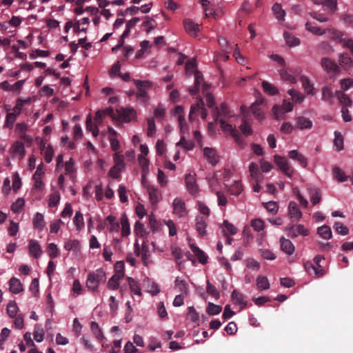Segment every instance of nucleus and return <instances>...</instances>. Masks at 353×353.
<instances>
[{"label":"nucleus","mask_w":353,"mask_h":353,"mask_svg":"<svg viewBox=\"0 0 353 353\" xmlns=\"http://www.w3.org/2000/svg\"><path fill=\"white\" fill-rule=\"evenodd\" d=\"M249 172L252 181L262 182L263 176L259 171V166L256 163H251L249 166Z\"/></svg>","instance_id":"11"},{"label":"nucleus","mask_w":353,"mask_h":353,"mask_svg":"<svg viewBox=\"0 0 353 353\" xmlns=\"http://www.w3.org/2000/svg\"><path fill=\"white\" fill-rule=\"evenodd\" d=\"M60 201V194L58 192H54L50 195L48 200V205L50 208L55 207Z\"/></svg>","instance_id":"59"},{"label":"nucleus","mask_w":353,"mask_h":353,"mask_svg":"<svg viewBox=\"0 0 353 353\" xmlns=\"http://www.w3.org/2000/svg\"><path fill=\"white\" fill-rule=\"evenodd\" d=\"M191 248L201 263L205 264L207 263L208 257L203 251L196 246H192Z\"/></svg>","instance_id":"42"},{"label":"nucleus","mask_w":353,"mask_h":353,"mask_svg":"<svg viewBox=\"0 0 353 353\" xmlns=\"http://www.w3.org/2000/svg\"><path fill=\"white\" fill-rule=\"evenodd\" d=\"M105 281L106 276L104 270L102 268H99L88 274L86 287L90 290L95 292L98 290L99 284L105 283Z\"/></svg>","instance_id":"1"},{"label":"nucleus","mask_w":353,"mask_h":353,"mask_svg":"<svg viewBox=\"0 0 353 353\" xmlns=\"http://www.w3.org/2000/svg\"><path fill=\"white\" fill-rule=\"evenodd\" d=\"M280 245L281 250L287 254L291 255L293 254L294 251V246L289 239H286L284 237L281 238Z\"/></svg>","instance_id":"22"},{"label":"nucleus","mask_w":353,"mask_h":353,"mask_svg":"<svg viewBox=\"0 0 353 353\" xmlns=\"http://www.w3.org/2000/svg\"><path fill=\"white\" fill-rule=\"evenodd\" d=\"M288 157L289 158L299 162L303 168H306L307 165V159L296 150H290L288 152Z\"/></svg>","instance_id":"16"},{"label":"nucleus","mask_w":353,"mask_h":353,"mask_svg":"<svg viewBox=\"0 0 353 353\" xmlns=\"http://www.w3.org/2000/svg\"><path fill=\"white\" fill-rule=\"evenodd\" d=\"M32 223L35 229L39 231L43 230L45 227L43 215L39 212H37L33 219Z\"/></svg>","instance_id":"26"},{"label":"nucleus","mask_w":353,"mask_h":353,"mask_svg":"<svg viewBox=\"0 0 353 353\" xmlns=\"http://www.w3.org/2000/svg\"><path fill=\"white\" fill-rule=\"evenodd\" d=\"M185 182L190 194L194 195L199 192L195 174H188L185 175Z\"/></svg>","instance_id":"10"},{"label":"nucleus","mask_w":353,"mask_h":353,"mask_svg":"<svg viewBox=\"0 0 353 353\" xmlns=\"http://www.w3.org/2000/svg\"><path fill=\"white\" fill-rule=\"evenodd\" d=\"M305 28L309 32H312V34L318 36L323 35L326 33L325 29H321L319 27H316L313 26L311 23L307 22L305 23Z\"/></svg>","instance_id":"41"},{"label":"nucleus","mask_w":353,"mask_h":353,"mask_svg":"<svg viewBox=\"0 0 353 353\" xmlns=\"http://www.w3.org/2000/svg\"><path fill=\"white\" fill-rule=\"evenodd\" d=\"M287 231L288 235L292 238L296 237L300 234L303 236L309 234L308 230L301 224L290 225L287 228Z\"/></svg>","instance_id":"7"},{"label":"nucleus","mask_w":353,"mask_h":353,"mask_svg":"<svg viewBox=\"0 0 353 353\" xmlns=\"http://www.w3.org/2000/svg\"><path fill=\"white\" fill-rule=\"evenodd\" d=\"M321 65L327 74L337 75L341 72L340 66L334 60L328 57H323L321 59Z\"/></svg>","instance_id":"3"},{"label":"nucleus","mask_w":353,"mask_h":353,"mask_svg":"<svg viewBox=\"0 0 353 353\" xmlns=\"http://www.w3.org/2000/svg\"><path fill=\"white\" fill-rule=\"evenodd\" d=\"M207 312L210 315H216L219 314L221 310L222 307L220 305H215L212 303H208V307H207Z\"/></svg>","instance_id":"54"},{"label":"nucleus","mask_w":353,"mask_h":353,"mask_svg":"<svg viewBox=\"0 0 353 353\" xmlns=\"http://www.w3.org/2000/svg\"><path fill=\"white\" fill-rule=\"evenodd\" d=\"M90 328L92 332L96 336L97 339L101 340L103 338V332L97 323L92 321Z\"/></svg>","instance_id":"49"},{"label":"nucleus","mask_w":353,"mask_h":353,"mask_svg":"<svg viewBox=\"0 0 353 353\" xmlns=\"http://www.w3.org/2000/svg\"><path fill=\"white\" fill-rule=\"evenodd\" d=\"M333 174L334 177L336 178L340 182H344L347 179V176L345 172L338 167L333 168Z\"/></svg>","instance_id":"53"},{"label":"nucleus","mask_w":353,"mask_h":353,"mask_svg":"<svg viewBox=\"0 0 353 353\" xmlns=\"http://www.w3.org/2000/svg\"><path fill=\"white\" fill-rule=\"evenodd\" d=\"M219 123L223 130L225 132H230L232 137L235 139L236 142L241 147L244 146V141L241 134L238 132V131L232 128V125L227 123L223 119L219 120Z\"/></svg>","instance_id":"5"},{"label":"nucleus","mask_w":353,"mask_h":353,"mask_svg":"<svg viewBox=\"0 0 353 353\" xmlns=\"http://www.w3.org/2000/svg\"><path fill=\"white\" fill-rule=\"evenodd\" d=\"M79 245V241L77 239L74 240H68L64 244V248L68 250H75L78 248Z\"/></svg>","instance_id":"63"},{"label":"nucleus","mask_w":353,"mask_h":353,"mask_svg":"<svg viewBox=\"0 0 353 353\" xmlns=\"http://www.w3.org/2000/svg\"><path fill=\"white\" fill-rule=\"evenodd\" d=\"M28 249L30 254L35 259H38L43 253L41 245L37 241L30 239L29 241Z\"/></svg>","instance_id":"13"},{"label":"nucleus","mask_w":353,"mask_h":353,"mask_svg":"<svg viewBox=\"0 0 353 353\" xmlns=\"http://www.w3.org/2000/svg\"><path fill=\"white\" fill-rule=\"evenodd\" d=\"M283 37L290 46H296L300 43L299 39L290 32H284Z\"/></svg>","instance_id":"43"},{"label":"nucleus","mask_w":353,"mask_h":353,"mask_svg":"<svg viewBox=\"0 0 353 353\" xmlns=\"http://www.w3.org/2000/svg\"><path fill=\"white\" fill-rule=\"evenodd\" d=\"M289 216L294 221H299L302 216L299 207L294 201H290L288 205Z\"/></svg>","instance_id":"12"},{"label":"nucleus","mask_w":353,"mask_h":353,"mask_svg":"<svg viewBox=\"0 0 353 353\" xmlns=\"http://www.w3.org/2000/svg\"><path fill=\"white\" fill-rule=\"evenodd\" d=\"M123 161V155L121 154L119 152H116L114 155V168H117L119 170H122L125 167Z\"/></svg>","instance_id":"40"},{"label":"nucleus","mask_w":353,"mask_h":353,"mask_svg":"<svg viewBox=\"0 0 353 353\" xmlns=\"http://www.w3.org/2000/svg\"><path fill=\"white\" fill-rule=\"evenodd\" d=\"M293 109V105L287 100H283L281 105H275L272 108V112L276 119H279L280 117L285 112H291Z\"/></svg>","instance_id":"6"},{"label":"nucleus","mask_w":353,"mask_h":353,"mask_svg":"<svg viewBox=\"0 0 353 353\" xmlns=\"http://www.w3.org/2000/svg\"><path fill=\"white\" fill-rule=\"evenodd\" d=\"M9 284H10V290L11 292H12L14 294H19L23 290V285L21 284V281H19V279H18L15 277H12L10 280Z\"/></svg>","instance_id":"25"},{"label":"nucleus","mask_w":353,"mask_h":353,"mask_svg":"<svg viewBox=\"0 0 353 353\" xmlns=\"http://www.w3.org/2000/svg\"><path fill=\"white\" fill-rule=\"evenodd\" d=\"M231 297L236 304L241 305V310L247 307L248 303L244 299V295L236 290L232 291Z\"/></svg>","instance_id":"23"},{"label":"nucleus","mask_w":353,"mask_h":353,"mask_svg":"<svg viewBox=\"0 0 353 353\" xmlns=\"http://www.w3.org/2000/svg\"><path fill=\"white\" fill-rule=\"evenodd\" d=\"M344 138L340 132H334V145L338 151H341L344 148Z\"/></svg>","instance_id":"32"},{"label":"nucleus","mask_w":353,"mask_h":353,"mask_svg":"<svg viewBox=\"0 0 353 353\" xmlns=\"http://www.w3.org/2000/svg\"><path fill=\"white\" fill-rule=\"evenodd\" d=\"M261 85L264 92L269 95H275L279 93L278 88L266 81H262Z\"/></svg>","instance_id":"27"},{"label":"nucleus","mask_w":353,"mask_h":353,"mask_svg":"<svg viewBox=\"0 0 353 353\" xmlns=\"http://www.w3.org/2000/svg\"><path fill=\"white\" fill-rule=\"evenodd\" d=\"M289 95H290L294 101L296 103H301L304 99V96L301 94L299 92L295 90L294 89H290L288 91Z\"/></svg>","instance_id":"57"},{"label":"nucleus","mask_w":353,"mask_h":353,"mask_svg":"<svg viewBox=\"0 0 353 353\" xmlns=\"http://www.w3.org/2000/svg\"><path fill=\"white\" fill-rule=\"evenodd\" d=\"M106 221L110 225V230L111 232H118L119 230V224L117 221L116 217L112 215H109L106 218Z\"/></svg>","instance_id":"51"},{"label":"nucleus","mask_w":353,"mask_h":353,"mask_svg":"<svg viewBox=\"0 0 353 353\" xmlns=\"http://www.w3.org/2000/svg\"><path fill=\"white\" fill-rule=\"evenodd\" d=\"M338 61L340 68L347 70L353 68V61L347 53L340 54Z\"/></svg>","instance_id":"14"},{"label":"nucleus","mask_w":353,"mask_h":353,"mask_svg":"<svg viewBox=\"0 0 353 353\" xmlns=\"http://www.w3.org/2000/svg\"><path fill=\"white\" fill-rule=\"evenodd\" d=\"M184 28L186 32L191 36L196 37L197 32L199 31V26L194 23L190 19H185L183 22Z\"/></svg>","instance_id":"19"},{"label":"nucleus","mask_w":353,"mask_h":353,"mask_svg":"<svg viewBox=\"0 0 353 353\" xmlns=\"http://www.w3.org/2000/svg\"><path fill=\"white\" fill-rule=\"evenodd\" d=\"M334 95L337 97L339 103L343 105V107H351L352 105V99L341 90H336Z\"/></svg>","instance_id":"21"},{"label":"nucleus","mask_w":353,"mask_h":353,"mask_svg":"<svg viewBox=\"0 0 353 353\" xmlns=\"http://www.w3.org/2000/svg\"><path fill=\"white\" fill-rule=\"evenodd\" d=\"M98 124L94 123L90 114H88L86 118V129L92 132L94 137H97L99 134Z\"/></svg>","instance_id":"28"},{"label":"nucleus","mask_w":353,"mask_h":353,"mask_svg":"<svg viewBox=\"0 0 353 353\" xmlns=\"http://www.w3.org/2000/svg\"><path fill=\"white\" fill-rule=\"evenodd\" d=\"M173 213L178 217L185 216L187 214L185 204L182 199L179 198H175L172 203Z\"/></svg>","instance_id":"8"},{"label":"nucleus","mask_w":353,"mask_h":353,"mask_svg":"<svg viewBox=\"0 0 353 353\" xmlns=\"http://www.w3.org/2000/svg\"><path fill=\"white\" fill-rule=\"evenodd\" d=\"M13 152L23 157L25 155V148L22 142L17 141L12 145Z\"/></svg>","instance_id":"61"},{"label":"nucleus","mask_w":353,"mask_h":353,"mask_svg":"<svg viewBox=\"0 0 353 353\" xmlns=\"http://www.w3.org/2000/svg\"><path fill=\"white\" fill-rule=\"evenodd\" d=\"M203 154L207 161L212 165H216L219 161V157L216 151L211 148L206 147L203 149Z\"/></svg>","instance_id":"15"},{"label":"nucleus","mask_w":353,"mask_h":353,"mask_svg":"<svg viewBox=\"0 0 353 353\" xmlns=\"http://www.w3.org/2000/svg\"><path fill=\"white\" fill-rule=\"evenodd\" d=\"M206 291L210 295H211L216 299H218L220 296V293L217 290L216 288L211 283H210L209 281H207Z\"/></svg>","instance_id":"56"},{"label":"nucleus","mask_w":353,"mask_h":353,"mask_svg":"<svg viewBox=\"0 0 353 353\" xmlns=\"http://www.w3.org/2000/svg\"><path fill=\"white\" fill-rule=\"evenodd\" d=\"M201 86H202L203 92L208 91L209 85L204 81L202 73L199 70H196L194 72V85L188 88L189 92L192 95L196 94Z\"/></svg>","instance_id":"2"},{"label":"nucleus","mask_w":353,"mask_h":353,"mask_svg":"<svg viewBox=\"0 0 353 353\" xmlns=\"http://www.w3.org/2000/svg\"><path fill=\"white\" fill-rule=\"evenodd\" d=\"M326 30V33H328L329 37L332 39H340V41L342 39V37L343 35V32L337 30L332 28H328Z\"/></svg>","instance_id":"55"},{"label":"nucleus","mask_w":353,"mask_h":353,"mask_svg":"<svg viewBox=\"0 0 353 353\" xmlns=\"http://www.w3.org/2000/svg\"><path fill=\"white\" fill-rule=\"evenodd\" d=\"M304 267L307 272L310 275H315L317 277L321 276L323 274V269H320L314 263L307 261L304 264Z\"/></svg>","instance_id":"18"},{"label":"nucleus","mask_w":353,"mask_h":353,"mask_svg":"<svg viewBox=\"0 0 353 353\" xmlns=\"http://www.w3.org/2000/svg\"><path fill=\"white\" fill-rule=\"evenodd\" d=\"M176 146H181L186 150H191L194 147V143L191 140H187L184 137H181L180 141L176 143Z\"/></svg>","instance_id":"46"},{"label":"nucleus","mask_w":353,"mask_h":353,"mask_svg":"<svg viewBox=\"0 0 353 353\" xmlns=\"http://www.w3.org/2000/svg\"><path fill=\"white\" fill-rule=\"evenodd\" d=\"M228 192L232 195H239L243 190L242 185L238 181H235L234 183L230 186L225 185Z\"/></svg>","instance_id":"38"},{"label":"nucleus","mask_w":353,"mask_h":353,"mask_svg":"<svg viewBox=\"0 0 353 353\" xmlns=\"http://www.w3.org/2000/svg\"><path fill=\"white\" fill-rule=\"evenodd\" d=\"M174 283L175 286L179 289L180 292L187 294L188 287L187 283L185 281L181 280L179 277H177L175 279Z\"/></svg>","instance_id":"60"},{"label":"nucleus","mask_w":353,"mask_h":353,"mask_svg":"<svg viewBox=\"0 0 353 353\" xmlns=\"http://www.w3.org/2000/svg\"><path fill=\"white\" fill-rule=\"evenodd\" d=\"M196 228L201 236H204L206 234V223L203 217H196Z\"/></svg>","instance_id":"31"},{"label":"nucleus","mask_w":353,"mask_h":353,"mask_svg":"<svg viewBox=\"0 0 353 353\" xmlns=\"http://www.w3.org/2000/svg\"><path fill=\"white\" fill-rule=\"evenodd\" d=\"M128 281L131 292L135 294L141 295V289L137 281L131 277H128Z\"/></svg>","instance_id":"52"},{"label":"nucleus","mask_w":353,"mask_h":353,"mask_svg":"<svg viewBox=\"0 0 353 353\" xmlns=\"http://www.w3.org/2000/svg\"><path fill=\"white\" fill-rule=\"evenodd\" d=\"M121 235L123 237L128 236L130 234V223L125 214H123L121 216Z\"/></svg>","instance_id":"24"},{"label":"nucleus","mask_w":353,"mask_h":353,"mask_svg":"<svg viewBox=\"0 0 353 353\" xmlns=\"http://www.w3.org/2000/svg\"><path fill=\"white\" fill-rule=\"evenodd\" d=\"M47 252L51 259H54L58 255V248L56 244L51 243L47 247Z\"/></svg>","instance_id":"64"},{"label":"nucleus","mask_w":353,"mask_h":353,"mask_svg":"<svg viewBox=\"0 0 353 353\" xmlns=\"http://www.w3.org/2000/svg\"><path fill=\"white\" fill-rule=\"evenodd\" d=\"M138 162L142 169V178L145 177V174L148 172L149 170V160L142 154L138 156Z\"/></svg>","instance_id":"30"},{"label":"nucleus","mask_w":353,"mask_h":353,"mask_svg":"<svg viewBox=\"0 0 353 353\" xmlns=\"http://www.w3.org/2000/svg\"><path fill=\"white\" fill-rule=\"evenodd\" d=\"M312 121L308 118L304 117H299L296 119L295 127L300 130L310 129L312 128Z\"/></svg>","instance_id":"20"},{"label":"nucleus","mask_w":353,"mask_h":353,"mask_svg":"<svg viewBox=\"0 0 353 353\" xmlns=\"http://www.w3.org/2000/svg\"><path fill=\"white\" fill-rule=\"evenodd\" d=\"M272 12L275 16V17L279 20L283 21L284 20L285 16V12L284 10L282 9L281 5L278 3H275L272 8Z\"/></svg>","instance_id":"29"},{"label":"nucleus","mask_w":353,"mask_h":353,"mask_svg":"<svg viewBox=\"0 0 353 353\" xmlns=\"http://www.w3.org/2000/svg\"><path fill=\"white\" fill-rule=\"evenodd\" d=\"M150 257V252L148 245L143 242L141 246V259L145 265H148V260Z\"/></svg>","instance_id":"39"},{"label":"nucleus","mask_w":353,"mask_h":353,"mask_svg":"<svg viewBox=\"0 0 353 353\" xmlns=\"http://www.w3.org/2000/svg\"><path fill=\"white\" fill-rule=\"evenodd\" d=\"M121 279L122 277L114 274L108 281V288L111 290H117L119 286V281Z\"/></svg>","instance_id":"47"},{"label":"nucleus","mask_w":353,"mask_h":353,"mask_svg":"<svg viewBox=\"0 0 353 353\" xmlns=\"http://www.w3.org/2000/svg\"><path fill=\"white\" fill-rule=\"evenodd\" d=\"M73 222L78 230H81L84 227L83 214L80 211L76 212Z\"/></svg>","instance_id":"44"},{"label":"nucleus","mask_w":353,"mask_h":353,"mask_svg":"<svg viewBox=\"0 0 353 353\" xmlns=\"http://www.w3.org/2000/svg\"><path fill=\"white\" fill-rule=\"evenodd\" d=\"M201 99L199 101V102L195 104L192 105L190 108V114H189V119L191 121H193L196 119L197 114L199 113L201 111Z\"/></svg>","instance_id":"50"},{"label":"nucleus","mask_w":353,"mask_h":353,"mask_svg":"<svg viewBox=\"0 0 353 353\" xmlns=\"http://www.w3.org/2000/svg\"><path fill=\"white\" fill-rule=\"evenodd\" d=\"M279 74L282 80L289 81L292 83H296V78L290 74L285 68L280 70Z\"/></svg>","instance_id":"48"},{"label":"nucleus","mask_w":353,"mask_h":353,"mask_svg":"<svg viewBox=\"0 0 353 353\" xmlns=\"http://www.w3.org/2000/svg\"><path fill=\"white\" fill-rule=\"evenodd\" d=\"M274 160L275 164L279 168L288 176L292 177L294 174V170L291 167L289 161L283 157L274 155Z\"/></svg>","instance_id":"4"},{"label":"nucleus","mask_w":353,"mask_h":353,"mask_svg":"<svg viewBox=\"0 0 353 353\" xmlns=\"http://www.w3.org/2000/svg\"><path fill=\"white\" fill-rule=\"evenodd\" d=\"M19 308L17 303L14 301H10L7 305V313L11 318H14L17 316Z\"/></svg>","instance_id":"45"},{"label":"nucleus","mask_w":353,"mask_h":353,"mask_svg":"<svg viewBox=\"0 0 353 353\" xmlns=\"http://www.w3.org/2000/svg\"><path fill=\"white\" fill-rule=\"evenodd\" d=\"M300 79L305 92L307 94H314L313 85L311 83L310 79L305 76H301Z\"/></svg>","instance_id":"35"},{"label":"nucleus","mask_w":353,"mask_h":353,"mask_svg":"<svg viewBox=\"0 0 353 353\" xmlns=\"http://www.w3.org/2000/svg\"><path fill=\"white\" fill-rule=\"evenodd\" d=\"M334 228L336 232L343 236L349 233V229L341 222H336Z\"/></svg>","instance_id":"62"},{"label":"nucleus","mask_w":353,"mask_h":353,"mask_svg":"<svg viewBox=\"0 0 353 353\" xmlns=\"http://www.w3.org/2000/svg\"><path fill=\"white\" fill-rule=\"evenodd\" d=\"M256 286L260 290H265L270 288V283L266 276H259L256 279Z\"/></svg>","instance_id":"37"},{"label":"nucleus","mask_w":353,"mask_h":353,"mask_svg":"<svg viewBox=\"0 0 353 353\" xmlns=\"http://www.w3.org/2000/svg\"><path fill=\"white\" fill-rule=\"evenodd\" d=\"M119 119L123 122H130L136 116V112L130 108H121L117 110Z\"/></svg>","instance_id":"9"},{"label":"nucleus","mask_w":353,"mask_h":353,"mask_svg":"<svg viewBox=\"0 0 353 353\" xmlns=\"http://www.w3.org/2000/svg\"><path fill=\"white\" fill-rule=\"evenodd\" d=\"M317 233L324 239L327 240L332 238L331 228L326 225L319 227L317 229Z\"/></svg>","instance_id":"33"},{"label":"nucleus","mask_w":353,"mask_h":353,"mask_svg":"<svg viewBox=\"0 0 353 353\" xmlns=\"http://www.w3.org/2000/svg\"><path fill=\"white\" fill-rule=\"evenodd\" d=\"M17 119V116L15 113L9 112L6 115V123L4 125L5 128H8L12 129L13 128L14 123Z\"/></svg>","instance_id":"58"},{"label":"nucleus","mask_w":353,"mask_h":353,"mask_svg":"<svg viewBox=\"0 0 353 353\" xmlns=\"http://www.w3.org/2000/svg\"><path fill=\"white\" fill-rule=\"evenodd\" d=\"M333 92L330 86H325L322 88V99L328 101L330 103H333Z\"/></svg>","instance_id":"36"},{"label":"nucleus","mask_w":353,"mask_h":353,"mask_svg":"<svg viewBox=\"0 0 353 353\" xmlns=\"http://www.w3.org/2000/svg\"><path fill=\"white\" fill-rule=\"evenodd\" d=\"M147 191L149 194L151 203L154 205H156L161 199V193L159 191L152 185L147 186Z\"/></svg>","instance_id":"17"},{"label":"nucleus","mask_w":353,"mask_h":353,"mask_svg":"<svg viewBox=\"0 0 353 353\" xmlns=\"http://www.w3.org/2000/svg\"><path fill=\"white\" fill-rule=\"evenodd\" d=\"M261 102L256 101L250 106V111L254 115V117L259 119L261 120L264 118V114L262 110H261L259 105Z\"/></svg>","instance_id":"34"}]
</instances>
